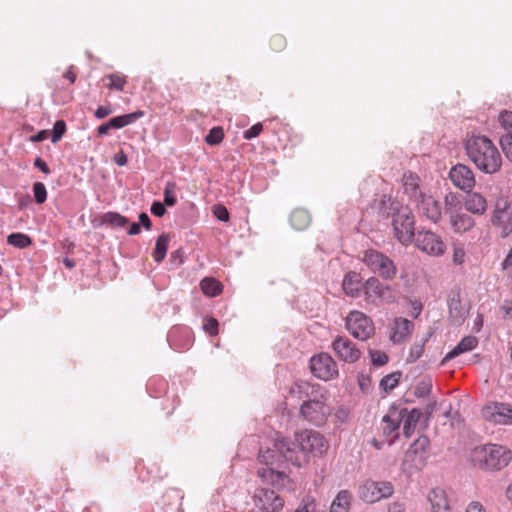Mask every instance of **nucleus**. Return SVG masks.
Returning <instances> with one entry per match:
<instances>
[{
	"label": "nucleus",
	"mask_w": 512,
	"mask_h": 512,
	"mask_svg": "<svg viewBox=\"0 0 512 512\" xmlns=\"http://www.w3.org/2000/svg\"><path fill=\"white\" fill-rule=\"evenodd\" d=\"M327 449L324 436L314 430H303L294 434V440L278 437L273 442V447L260 450L258 460L266 467L257 471V476L263 483L276 489L285 486L288 475L281 470L284 462L296 467H302L309 462L310 455L320 456Z\"/></svg>",
	"instance_id": "f257e3e1"
},
{
	"label": "nucleus",
	"mask_w": 512,
	"mask_h": 512,
	"mask_svg": "<svg viewBox=\"0 0 512 512\" xmlns=\"http://www.w3.org/2000/svg\"><path fill=\"white\" fill-rule=\"evenodd\" d=\"M468 158L476 168L485 174H496L500 171L503 159L493 141L484 135L471 136L465 143Z\"/></svg>",
	"instance_id": "f03ea898"
},
{
	"label": "nucleus",
	"mask_w": 512,
	"mask_h": 512,
	"mask_svg": "<svg viewBox=\"0 0 512 512\" xmlns=\"http://www.w3.org/2000/svg\"><path fill=\"white\" fill-rule=\"evenodd\" d=\"M512 460V452L506 446L486 444L471 451L472 464L484 471H500Z\"/></svg>",
	"instance_id": "7ed1b4c3"
},
{
	"label": "nucleus",
	"mask_w": 512,
	"mask_h": 512,
	"mask_svg": "<svg viewBox=\"0 0 512 512\" xmlns=\"http://www.w3.org/2000/svg\"><path fill=\"white\" fill-rule=\"evenodd\" d=\"M392 225L399 242L403 245L413 242L417 233H415L414 215L409 207L403 206L402 209L397 211L393 216Z\"/></svg>",
	"instance_id": "20e7f679"
},
{
	"label": "nucleus",
	"mask_w": 512,
	"mask_h": 512,
	"mask_svg": "<svg viewBox=\"0 0 512 512\" xmlns=\"http://www.w3.org/2000/svg\"><path fill=\"white\" fill-rule=\"evenodd\" d=\"M362 261L384 280H393L397 274V267L393 260L377 250H367Z\"/></svg>",
	"instance_id": "39448f33"
},
{
	"label": "nucleus",
	"mask_w": 512,
	"mask_h": 512,
	"mask_svg": "<svg viewBox=\"0 0 512 512\" xmlns=\"http://www.w3.org/2000/svg\"><path fill=\"white\" fill-rule=\"evenodd\" d=\"M394 487L389 481L368 480L359 487V497L366 503H375L392 496Z\"/></svg>",
	"instance_id": "423d86ee"
},
{
	"label": "nucleus",
	"mask_w": 512,
	"mask_h": 512,
	"mask_svg": "<svg viewBox=\"0 0 512 512\" xmlns=\"http://www.w3.org/2000/svg\"><path fill=\"white\" fill-rule=\"evenodd\" d=\"M346 328L354 338L360 340H366L374 333L371 319L359 311H352L348 314Z\"/></svg>",
	"instance_id": "0eeeda50"
},
{
	"label": "nucleus",
	"mask_w": 512,
	"mask_h": 512,
	"mask_svg": "<svg viewBox=\"0 0 512 512\" xmlns=\"http://www.w3.org/2000/svg\"><path fill=\"white\" fill-rule=\"evenodd\" d=\"M312 374L324 381L331 380L338 376L336 362L328 353H320L310 359Z\"/></svg>",
	"instance_id": "6e6552de"
},
{
	"label": "nucleus",
	"mask_w": 512,
	"mask_h": 512,
	"mask_svg": "<svg viewBox=\"0 0 512 512\" xmlns=\"http://www.w3.org/2000/svg\"><path fill=\"white\" fill-rule=\"evenodd\" d=\"M331 413V407L325 402L302 403L300 406L303 419L317 427L324 425Z\"/></svg>",
	"instance_id": "1a4fd4ad"
},
{
	"label": "nucleus",
	"mask_w": 512,
	"mask_h": 512,
	"mask_svg": "<svg viewBox=\"0 0 512 512\" xmlns=\"http://www.w3.org/2000/svg\"><path fill=\"white\" fill-rule=\"evenodd\" d=\"M413 242L420 250L434 256L444 254L446 245L441 237L436 233L428 230H420L414 237Z\"/></svg>",
	"instance_id": "9d476101"
},
{
	"label": "nucleus",
	"mask_w": 512,
	"mask_h": 512,
	"mask_svg": "<svg viewBox=\"0 0 512 512\" xmlns=\"http://www.w3.org/2000/svg\"><path fill=\"white\" fill-rule=\"evenodd\" d=\"M254 503L261 511L278 512L284 506V500L274 490L258 488L254 494Z\"/></svg>",
	"instance_id": "9b49d317"
},
{
	"label": "nucleus",
	"mask_w": 512,
	"mask_h": 512,
	"mask_svg": "<svg viewBox=\"0 0 512 512\" xmlns=\"http://www.w3.org/2000/svg\"><path fill=\"white\" fill-rule=\"evenodd\" d=\"M493 225L501 229V236L507 237L512 233V203L500 199L496 203V208L492 217Z\"/></svg>",
	"instance_id": "f8f14e48"
},
{
	"label": "nucleus",
	"mask_w": 512,
	"mask_h": 512,
	"mask_svg": "<svg viewBox=\"0 0 512 512\" xmlns=\"http://www.w3.org/2000/svg\"><path fill=\"white\" fill-rule=\"evenodd\" d=\"M292 392H297L299 398H306L303 403L325 402L328 400V391L319 384H311L306 381L295 382Z\"/></svg>",
	"instance_id": "ddd939ff"
},
{
	"label": "nucleus",
	"mask_w": 512,
	"mask_h": 512,
	"mask_svg": "<svg viewBox=\"0 0 512 512\" xmlns=\"http://www.w3.org/2000/svg\"><path fill=\"white\" fill-rule=\"evenodd\" d=\"M451 182L464 192H471L475 186V176L470 167L458 163L454 165L449 172Z\"/></svg>",
	"instance_id": "4468645a"
},
{
	"label": "nucleus",
	"mask_w": 512,
	"mask_h": 512,
	"mask_svg": "<svg viewBox=\"0 0 512 512\" xmlns=\"http://www.w3.org/2000/svg\"><path fill=\"white\" fill-rule=\"evenodd\" d=\"M498 122L504 131L499 138L500 147L506 158L512 162V111H501Z\"/></svg>",
	"instance_id": "2eb2a0df"
},
{
	"label": "nucleus",
	"mask_w": 512,
	"mask_h": 512,
	"mask_svg": "<svg viewBox=\"0 0 512 512\" xmlns=\"http://www.w3.org/2000/svg\"><path fill=\"white\" fill-rule=\"evenodd\" d=\"M332 348L341 360L348 363L356 362L361 356V352L355 344L344 336H337L332 342Z\"/></svg>",
	"instance_id": "dca6fc26"
},
{
	"label": "nucleus",
	"mask_w": 512,
	"mask_h": 512,
	"mask_svg": "<svg viewBox=\"0 0 512 512\" xmlns=\"http://www.w3.org/2000/svg\"><path fill=\"white\" fill-rule=\"evenodd\" d=\"M449 320L453 325H461L469 314V309L462 304L460 290H452L447 300Z\"/></svg>",
	"instance_id": "f3484780"
},
{
	"label": "nucleus",
	"mask_w": 512,
	"mask_h": 512,
	"mask_svg": "<svg viewBox=\"0 0 512 512\" xmlns=\"http://www.w3.org/2000/svg\"><path fill=\"white\" fill-rule=\"evenodd\" d=\"M418 211L433 223H438L442 218V207L439 201L432 195L424 194L415 203Z\"/></svg>",
	"instance_id": "a211bd4d"
},
{
	"label": "nucleus",
	"mask_w": 512,
	"mask_h": 512,
	"mask_svg": "<svg viewBox=\"0 0 512 512\" xmlns=\"http://www.w3.org/2000/svg\"><path fill=\"white\" fill-rule=\"evenodd\" d=\"M429 446V438L421 435L410 445L406 457L415 462L416 465H423L428 457Z\"/></svg>",
	"instance_id": "6ab92c4d"
},
{
	"label": "nucleus",
	"mask_w": 512,
	"mask_h": 512,
	"mask_svg": "<svg viewBox=\"0 0 512 512\" xmlns=\"http://www.w3.org/2000/svg\"><path fill=\"white\" fill-rule=\"evenodd\" d=\"M484 414L487 419L496 424H512V407L504 403H495L493 407H486Z\"/></svg>",
	"instance_id": "aec40b11"
},
{
	"label": "nucleus",
	"mask_w": 512,
	"mask_h": 512,
	"mask_svg": "<svg viewBox=\"0 0 512 512\" xmlns=\"http://www.w3.org/2000/svg\"><path fill=\"white\" fill-rule=\"evenodd\" d=\"M403 189L404 193L409 197V200L415 203L425 193L420 189V178L417 174L408 171L403 174Z\"/></svg>",
	"instance_id": "412c9836"
},
{
	"label": "nucleus",
	"mask_w": 512,
	"mask_h": 512,
	"mask_svg": "<svg viewBox=\"0 0 512 512\" xmlns=\"http://www.w3.org/2000/svg\"><path fill=\"white\" fill-rule=\"evenodd\" d=\"M363 285L360 273L355 271L345 274L342 282L343 291L351 297H359L361 291H363Z\"/></svg>",
	"instance_id": "4be33fe9"
},
{
	"label": "nucleus",
	"mask_w": 512,
	"mask_h": 512,
	"mask_svg": "<svg viewBox=\"0 0 512 512\" xmlns=\"http://www.w3.org/2000/svg\"><path fill=\"white\" fill-rule=\"evenodd\" d=\"M414 329V323L406 318H396L394 321L393 332L391 334V340L394 343L404 342L412 333Z\"/></svg>",
	"instance_id": "5701e85b"
},
{
	"label": "nucleus",
	"mask_w": 512,
	"mask_h": 512,
	"mask_svg": "<svg viewBox=\"0 0 512 512\" xmlns=\"http://www.w3.org/2000/svg\"><path fill=\"white\" fill-rule=\"evenodd\" d=\"M406 413L407 409L403 408L400 410L393 409L389 414L385 415L382 419L384 423L383 433L389 436L394 432H397Z\"/></svg>",
	"instance_id": "b1692460"
},
{
	"label": "nucleus",
	"mask_w": 512,
	"mask_h": 512,
	"mask_svg": "<svg viewBox=\"0 0 512 512\" xmlns=\"http://www.w3.org/2000/svg\"><path fill=\"white\" fill-rule=\"evenodd\" d=\"M428 500L431 504V512H451L446 492L443 489H432Z\"/></svg>",
	"instance_id": "393cba45"
},
{
	"label": "nucleus",
	"mask_w": 512,
	"mask_h": 512,
	"mask_svg": "<svg viewBox=\"0 0 512 512\" xmlns=\"http://www.w3.org/2000/svg\"><path fill=\"white\" fill-rule=\"evenodd\" d=\"M450 224L455 233H465L474 227L475 221L467 213L458 211L450 216Z\"/></svg>",
	"instance_id": "a878e982"
},
{
	"label": "nucleus",
	"mask_w": 512,
	"mask_h": 512,
	"mask_svg": "<svg viewBox=\"0 0 512 512\" xmlns=\"http://www.w3.org/2000/svg\"><path fill=\"white\" fill-rule=\"evenodd\" d=\"M402 207L403 206L390 195L384 194L378 202L377 210L381 217L389 218L390 216L393 217Z\"/></svg>",
	"instance_id": "bb28decb"
},
{
	"label": "nucleus",
	"mask_w": 512,
	"mask_h": 512,
	"mask_svg": "<svg viewBox=\"0 0 512 512\" xmlns=\"http://www.w3.org/2000/svg\"><path fill=\"white\" fill-rule=\"evenodd\" d=\"M464 206L467 211L477 215H483L487 210L486 199L477 192L468 194Z\"/></svg>",
	"instance_id": "cd10ccee"
},
{
	"label": "nucleus",
	"mask_w": 512,
	"mask_h": 512,
	"mask_svg": "<svg viewBox=\"0 0 512 512\" xmlns=\"http://www.w3.org/2000/svg\"><path fill=\"white\" fill-rule=\"evenodd\" d=\"M478 339L475 336H465L462 340L444 357V361H448L476 348Z\"/></svg>",
	"instance_id": "c85d7f7f"
},
{
	"label": "nucleus",
	"mask_w": 512,
	"mask_h": 512,
	"mask_svg": "<svg viewBox=\"0 0 512 512\" xmlns=\"http://www.w3.org/2000/svg\"><path fill=\"white\" fill-rule=\"evenodd\" d=\"M143 116H144V111L137 110L132 113L112 117L111 119L108 120V122L112 129L118 130V129H121L127 125H130V124L136 122L138 119H140Z\"/></svg>",
	"instance_id": "c756f323"
},
{
	"label": "nucleus",
	"mask_w": 512,
	"mask_h": 512,
	"mask_svg": "<svg viewBox=\"0 0 512 512\" xmlns=\"http://www.w3.org/2000/svg\"><path fill=\"white\" fill-rule=\"evenodd\" d=\"M291 226L298 231L305 230L311 223V216L305 209L298 208L290 215Z\"/></svg>",
	"instance_id": "7c9ffc66"
},
{
	"label": "nucleus",
	"mask_w": 512,
	"mask_h": 512,
	"mask_svg": "<svg viewBox=\"0 0 512 512\" xmlns=\"http://www.w3.org/2000/svg\"><path fill=\"white\" fill-rule=\"evenodd\" d=\"M384 286L385 284L381 283L376 277L367 279L363 285V292L366 299L375 302L379 298Z\"/></svg>",
	"instance_id": "2f4dec72"
},
{
	"label": "nucleus",
	"mask_w": 512,
	"mask_h": 512,
	"mask_svg": "<svg viewBox=\"0 0 512 512\" xmlns=\"http://www.w3.org/2000/svg\"><path fill=\"white\" fill-rule=\"evenodd\" d=\"M352 494L348 490H340L331 503L330 512H349Z\"/></svg>",
	"instance_id": "473e14b6"
},
{
	"label": "nucleus",
	"mask_w": 512,
	"mask_h": 512,
	"mask_svg": "<svg viewBox=\"0 0 512 512\" xmlns=\"http://www.w3.org/2000/svg\"><path fill=\"white\" fill-rule=\"evenodd\" d=\"M99 222L101 226L119 228L127 225L129 220L118 212L109 211L99 217Z\"/></svg>",
	"instance_id": "72a5a7b5"
},
{
	"label": "nucleus",
	"mask_w": 512,
	"mask_h": 512,
	"mask_svg": "<svg viewBox=\"0 0 512 512\" xmlns=\"http://www.w3.org/2000/svg\"><path fill=\"white\" fill-rule=\"evenodd\" d=\"M170 236L168 233H162L156 240L155 248L152 252V257L156 263H161L168 250Z\"/></svg>",
	"instance_id": "f704fd0d"
},
{
	"label": "nucleus",
	"mask_w": 512,
	"mask_h": 512,
	"mask_svg": "<svg viewBox=\"0 0 512 512\" xmlns=\"http://www.w3.org/2000/svg\"><path fill=\"white\" fill-rule=\"evenodd\" d=\"M422 416V411L417 408H413L411 411L407 410L405 417L403 418V433L406 437H410L413 433L417 423Z\"/></svg>",
	"instance_id": "c9c22d12"
},
{
	"label": "nucleus",
	"mask_w": 512,
	"mask_h": 512,
	"mask_svg": "<svg viewBox=\"0 0 512 512\" xmlns=\"http://www.w3.org/2000/svg\"><path fill=\"white\" fill-rule=\"evenodd\" d=\"M201 291L209 297H216L222 293V284L213 277H205L200 282Z\"/></svg>",
	"instance_id": "e433bc0d"
},
{
	"label": "nucleus",
	"mask_w": 512,
	"mask_h": 512,
	"mask_svg": "<svg viewBox=\"0 0 512 512\" xmlns=\"http://www.w3.org/2000/svg\"><path fill=\"white\" fill-rule=\"evenodd\" d=\"M7 243L15 248L24 249L32 245V239L27 234L15 232L8 235Z\"/></svg>",
	"instance_id": "4c0bfd02"
},
{
	"label": "nucleus",
	"mask_w": 512,
	"mask_h": 512,
	"mask_svg": "<svg viewBox=\"0 0 512 512\" xmlns=\"http://www.w3.org/2000/svg\"><path fill=\"white\" fill-rule=\"evenodd\" d=\"M168 384L164 379H150L147 383V392L152 397H160L162 393H165L167 390Z\"/></svg>",
	"instance_id": "58836bf2"
},
{
	"label": "nucleus",
	"mask_w": 512,
	"mask_h": 512,
	"mask_svg": "<svg viewBox=\"0 0 512 512\" xmlns=\"http://www.w3.org/2000/svg\"><path fill=\"white\" fill-rule=\"evenodd\" d=\"M401 376L400 371L384 376L380 381V388L386 392L394 389L399 384Z\"/></svg>",
	"instance_id": "ea45409f"
},
{
	"label": "nucleus",
	"mask_w": 512,
	"mask_h": 512,
	"mask_svg": "<svg viewBox=\"0 0 512 512\" xmlns=\"http://www.w3.org/2000/svg\"><path fill=\"white\" fill-rule=\"evenodd\" d=\"M176 188V183L170 181H168L164 187L163 203L168 207H172L177 203Z\"/></svg>",
	"instance_id": "a19ab883"
},
{
	"label": "nucleus",
	"mask_w": 512,
	"mask_h": 512,
	"mask_svg": "<svg viewBox=\"0 0 512 512\" xmlns=\"http://www.w3.org/2000/svg\"><path fill=\"white\" fill-rule=\"evenodd\" d=\"M224 138V130L221 126H215L205 136V142L208 145L215 146L222 142Z\"/></svg>",
	"instance_id": "79ce46f5"
},
{
	"label": "nucleus",
	"mask_w": 512,
	"mask_h": 512,
	"mask_svg": "<svg viewBox=\"0 0 512 512\" xmlns=\"http://www.w3.org/2000/svg\"><path fill=\"white\" fill-rule=\"evenodd\" d=\"M178 334H183L185 336H188L189 335V331L187 328H182V327H172L170 329V331L168 332V335H167V341L169 342V345L171 347H174V348H178V347H185L188 345V341L182 345H179L177 344V336Z\"/></svg>",
	"instance_id": "37998d69"
},
{
	"label": "nucleus",
	"mask_w": 512,
	"mask_h": 512,
	"mask_svg": "<svg viewBox=\"0 0 512 512\" xmlns=\"http://www.w3.org/2000/svg\"><path fill=\"white\" fill-rule=\"evenodd\" d=\"M432 390V381L430 378L422 379L415 387L414 395L418 398L428 396Z\"/></svg>",
	"instance_id": "c03bdc74"
},
{
	"label": "nucleus",
	"mask_w": 512,
	"mask_h": 512,
	"mask_svg": "<svg viewBox=\"0 0 512 512\" xmlns=\"http://www.w3.org/2000/svg\"><path fill=\"white\" fill-rule=\"evenodd\" d=\"M66 130H67L66 122L62 119L57 120L53 125V129H52V133H51L52 143L55 144V143L59 142L62 139L63 135L66 133Z\"/></svg>",
	"instance_id": "a18cd8bd"
},
{
	"label": "nucleus",
	"mask_w": 512,
	"mask_h": 512,
	"mask_svg": "<svg viewBox=\"0 0 512 512\" xmlns=\"http://www.w3.org/2000/svg\"><path fill=\"white\" fill-rule=\"evenodd\" d=\"M426 341H427V338H425L421 342L415 343L414 345L411 346L409 355L407 357L408 363H413V362L417 361L422 356V354L424 352V346H425Z\"/></svg>",
	"instance_id": "49530a36"
},
{
	"label": "nucleus",
	"mask_w": 512,
	"mask_h": 512,
	"mask_svg": "<svg viewBox=\"0 0 512 512\" xmlns=\"http://www.w3.org/2000/svg\"><path fill=\"white\" fill-rule=\"evenodd\" d=\"M110 80V84L108 85L109 89L116 91H123L124 86L126 84V79L124 76H121L117 73H112L107 76Z\"/></svg>",
	"instance_id": "de8ad7c7"
},
{
	"label": "nucleus",
	"mask_w": 512,
	"mask_h": 512,
	"mask_svg": "<svg viewBox=\"0 0 512 512\" xmlns=\"http://www.w3.org/2000/svg\"><path fill=\"white\" fill-rule=\"evenodd\" d=\"M34 199L37 204H43L47 199V190L42 182H35L33 185Z\"/></svg>",
	"instance_id": "09e8293b"
},
{
	"label": "nucleus",
	"mask_w": 512,
	"mask_h": 512,
	"mask_svg": "<svg viewBox=\"0 0 512 512\" xmlns=\"http://www.w3.org/2000/svg\"><path fill=\"white\" fill-rule=\"evenodd\" d=\"M371 362L374 366H383L388 363L389 357L385 352L379 350H369Z\"/></svg>",
	"instance_id": "8fccbe9b"
},
{
	"label": "nucleus",
	"mask_w": 512,
	"mask_h": 512,
	"mask_svg": "<svg viewBox=\"0 0 512 512\" xmlns=\"http://www.w3.org/2000/svg\"><path fill=\"white\" fill-rule=\"evenodd\" d=\"M110 462L109 454L104 450L95 451L93 465L98 468H104Z\"/></svg>",
	"instance_id": "3c124183"
},
{
	"label": "nucleus",
	"mask_w": 512,
	"mask_h": 512,
	"mask_svg": "<svg viewBox=\"0 0 512 512\" xmlns=\"http://www.w3.org/2000/svg\"><path fill=\"white\" fill-rule=\"evenodd\" d=\"M377 300H380V301H383V302H386L389 304L395 303L397 301V294L391 286L385 285Z\"/></svg>",
	"instance_id": "603ef678"
},
{
	"label": "nucleus",
	"mask_w": 512,
	"mask_h": 512,
	"mask_svg": "<svg viewBox=\"0 0 512 512\" xmlns=\"http://www.w3.org/2000/svg\"><path fill=\"white\" fill-rule=\"evenodd\" d=\"M459 204H460V201L456 195H454V194L446 195L445 209H446V213L449 214V216L458 212L457 207Z\"/></svg>",
	"instance_id": "864d4df0"
},
{
	"label": "nucleus",
	"mask_w": 512,
	"mask_h": 512,
	"mask_svg": "<svg viewBox=\"0 0 512 512\" xmlns=\"http://www.w3.org/2000/svg\"><path fill=\"white\" fill-rule=\"evenodd\" d=\"M219 322L213 317L205 318L203 323V330L210 336L218 334Z\"/></svg>",
	"instance_id": "5fc2aeb1"
},
{
	"label": "nucleus",
	"mask_w": 512,
	"mask_h": 512,
	"mask_svg": "<svg viewBox=\"0 0 512 512\" xmlns=\"http://www.w3.org/2000/svg\"><path fill=\"white\" fill-rule=\"evenodd\" d=\"M213 215L221 222H228L230 219V214L228 209L221 204H217L213 206Z\"/></svg>",
	"instance_id": "6e6d98bb"
},
{
	"label": "nucleus",
	"mask_w": 512,
	"mask_h": 512,
	"mask_svg": "<svg viewBox=\"0 0 512 512\" xmlns=\"http://www.w3.org/2000/svg\"><path fill=\"white\" fill-rule=\"evenodd\" d=\"M270 46L274 51H282L286 47V39L281 34H275L270 39Z\"/></svg>",
	"instance_id": "4d7b16f0"
},
{
	"label": "nucleus",
	"mask_w": 512,
	"mask_h": 512,
	"mask_svg": "<svg viewBox=\"0 0 512 512\" xmlns=\"http://www.w3.org/2000/svg\"><path fill=\"white\" fill-rule=\"evenodd\" d=\"M316 508L315 500L307 496L302 500L301 505L294 512H314Z\"/></svg>",
	"instance_id": "13d9d810"
},
{
	"label": "nucleus",
	"mask_w": 512,
	"mask_h": 512,
	"mask_svg": "<svg viewBox=\"0 0 512 512\" xmlns=\"http://www.w3.org/2000/svg\"><path fill=\"white\" fill-rule=\"evenodd\" d=\"M262 130H263L262 123H260V122L256 123L253 126H251L249 129H247L243 132V137L246 140L253 139V138L259 136L260 133L262 132Z\"/></svg>",
	"instance_id": "bf43d9fd"
},
{
	"label": "nucleus",
	"mask_w": 512,
	"mask_h": 512,
	"mask_svg": "<svg viewBox=\"0 0 512 512\" xmlns=\"http://www.w3.org/2000/svg\"><path fill=\"white\" fill-rule=\"evenodd\" d=\"M113 113V108L110 104L108 105H101L98 106V108L94 112V116L96 119H104L107 116L111 115Z\"/></svg>",
	"instance_id": "052dcab7"
},
{
	"label": "nucleus",
	"mask_w": 512,
	"mask_h": 512,
	"mask_svg": "<svg viewBox=\"0 0 512 512\" xmlns=\"http://www.w3.org/2000/svg\"><path fill=\"white\" fill-rule=\"evenodd\" d=\"M151 213L156 217H162L166 213V205L160 201H154L150 208Z\"/></svg>",
	"instance_id": "680f3d73"
},
{
	"label": "nucleus",
	"mask_w": 512,
	"mask_h": 512,
	"mask_svg": "<svg viewBox=\"0 0 512 512\" xmlns=\"http://www.w3.org/2000/svg\"><path fill=\"white\" fill-rule=\"evenodd\" d=\"M465 250L462 247H455L453 250V262L456 265H461L465 261Z\"/></svg>",
	"instance_id": "e2e57ef3"
},
{
	"label": "nucleus",
	"mask_w": 512,
	"mask_h": 512,
	"mask_svg": "<svg viewBox=\"0 0 512 512\" xmlns=\"http://www.w3.org/2000/svg\"><path fill=\"white\" fill-rule=\"evenodd\" d=\"M139 219V225L143 227L146 230H150L152 228V221L149 217V215L145 212H142L138 216Z\"/></svg>",
	"instance_id": "0e129e2a"
},
{
	"label": "nucleus",
	"mask_w": 512,
	"mask_h": 512,
	"mask_svg": "<svg viewBox=\"0 0 512 512\" xmlns=\"http://www.w3.org/2000/svg\"><path fill=\"white\" fill-rule=\"evenodd\" d=\"M500 311L503 313L504 318L512 317V300H504L500 306Z\"/></svg>",
	"instance_id": "69168bd1"
},
{
	"label": "nucleus",
	"mask_w": 512,
	"mask_h": 512,
	"mask_svg": "<svg viewBox=\"0 0 512 512\" xmlns=\"http://www.w3.org/2000/svg\"><path fill=\"white\" fill-rule=\"evenodd\" d=\"M34 166L37 169H39L41 172H43L44 174H50L51 173V170H50L49 166L47 165V163L41 157H36L35 158Z\"/></svg>",
	"instance_id": "338daca9"
},
{
	"label": "nucleus",
	"mask_w": 512,
	"mask_h": 512,
	"mask_svg": "<svg viewBox=\"0 0 512 512\" xmlns=\"http://www.w3.org/2000/svg\"><path fill=\"white\" fill-rule=\"evenodd\" d=\"M465 512H486V510L480 502L473 501L467 506Z\"/></svg>",
	"instance_id": "774afa93"
}]
</instances>
